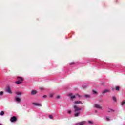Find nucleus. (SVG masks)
Instances as JSON below:
<instances>
[{
	"label": "nucleus",
	"instance_id": "obj_1",
	"mask_svg": "<svg viewBox=\"0 0 125 125\" xmlns=\"http://www.w3.org/2000/svg\"><path fill=\"white\" fill-rule=\"evenodd\" d=\"M74 112L75 113V114H74L75 117H79V115L81 114V110H82V108L78 107L76 105H74Z\"/></svg>",
	"mask_w": 125,
	"mask_h": 125
},
{
	"label": "nucleus",
	"instance_id": "obj_2",
	"mask_svg": "<svg viewBox=\"0 0 125 125\" xmlns=\"http://www.w3.org/2000/svg\"><path fill=\"white\" fill-rule=\"evenodd\" d=\"M6 91L8 92V93H12V92L11 91V88H10V86H7L6 87Z\"/></svg>",
	"mask_w": 125,
	"mask_h": 125
},
{
	"label": "nucleus",
	"instance_id": "obj_3",
	"mask_svg": "<svg viewBox=\"0 0 125 125\" xmlns=\"http://www.w3.org/2000/svg\"><path fill=\"white\" fill-rule=\"evenodd\" d=\"M86 124V121H82L81 122H79L78 123H76V125H84Z\"/></svg>",
	"mask_w": 125,
	"mask_h": 125
},
{
	"label": "nucleus",
	"instance_id": "obj_4",
	"mask_svg": "<svg viewBox=\"0 0 125 125\" xmlns=\"http://www.w3.org/2000/svg\"><path fill=\"white\" fill-rule=\"evenodd\" d=\"M16 117L13 116L11 118L10 121L12 123H13L14 122H16Z\"/></svg>",
	"mask_w": 125,
	"mask_h": 125
},
{
	"label": "nucleus",
	"instance_id": "obj_5",
	"mask_svg": "<svg viewBox=\"0 0 125 125\" xmlns=\"http://www.w3.org/2000/svg\"><path fill=\"white\" fill-rule=\"evenodd\" d=\"M95 108H96L97 109H102V107H101L99 104H95L94 105Z\"/></svg>",
	"mask_w": 125,
	"mask_h": 125
},
{
	"label": "nucleus",
	"instance_id": "obj_6",
	"mask_svg": "<svg viewBox=\"0 0 125 125\" xmlns=\"http://www.w3.org/2000/svg\"><path fill=\"white\" fill-rule=\"evenodd\" d=\"M68 95L70 96V97L71 99H74V98H76V96H75V95L73 96L72 93H69Z\"/></svg>",
	"mask_w": 125,
	"mask_h": 125
},
{
	"label": "nucleus",
	"instance_id": "obj_7",
	"mask_svg": "<svg viewBox=\"0 0 125 125\" xmlns=\"http://www.w3.org/2000/svg\"><path fill=\"white\" fill-rule=\"evenodd\" d=\"M33 104L35 105V106H38L39 107H42V104L40 103H33Z\"/></svg>",
	"mask_w": 125,
	"mask_h": 125
},
{
	"label": "nucleus",
	"instance_id": "obj_8",
	"mask_svg": "<svg viewBox=\"0 0 125 125\" xmlns=\"http://www.w3.org/2000/svg\"><path fill=\"white\" fill-rule=\"evenodd\" d=\"M107 92H110V90L109 89H105L102 92L103 94L106 93Z\"/></svg>",
	"mask_w": 125,
	"mask_h": 125
},
{
	"label": "nucleus",
	"instance_id": "obj_9",
	"mask_svg": "<svg viewBox=\"0 0 125 125\" xmlns=\"http://www.w3.org/2000/svg\"><path fill=\"white\" fill-rule=\"evenodd\" d=\"M37 91H36L35 90H33L32 91H31V94L32 95H35V94H36V93H37Z\"/></svg>",
	"mask_w": 125,
	"mask_h": 125
},
{
	"label": "nucleus",
	"instance_id": "obj_10",
	"mask_svg": "<svg viewBox=\"0 0 125 125\" xmlns=\"http://www.w3.org/2000/svg\"><path fill=\"white\" fill-rule=\"evenodd\" d=\"M15 100L17 101V102H20V101H21L20 98L18 97L15 98Z\"/></svg>",
	"mask_w": 125,
	"mask_h": 125
},
{
	"label": "nucleus",
	"instance_id": "obj_11",
	"mask_svg": "<svg viewBox=\"0 0 125 125\" xmlns=\"http://www.w3.org/2000/svg\"><path fill=\"white\" fill-rule=\"evenodd\" d=\"M18 80L20 82H23V78L22 77H18Z\"/></svg>",
	"mask_w": 125,
	"mask_h": 125
},
{
	"label": "nucleus",
	"instance_id": "obj_12",
	"mask_svg": "<svg viewBox=\"0 0 125 125\" xmlns=\"http://www.w3.org/2000/svg\"><path fill=\"white\" fill-rule=\"evenodd\" d=\"M16 83L17 84H20L21 83H22V82L20 81L19 80L18 81L16 82Z\"/></svg>",
	"mask_w": 125,
	"mask_h": 125
},
{
	"label": "nucleus",
	"instance_id": "obj_13",
	"mask_svg": "<svg viewBox=\"0 0 125 125\" xmlns=\"http://www.w3.org/2000/svg\"><path fill=\"white\" fill-rule=\"evenodd\" d=\"M75 104H82V102L76 101V102H75Z\"/></svg>",
	"mask_w": 125,
	"mask_h": 125
},
{
	"label": "nucleus",
	"instance_id": "obj_14",
	"mask_svg": "<svg viewBox=\"0 0 125 125\" xmlns=\"http://www.w3.org/2000/svg\"><path fill=\"white\" fill-rule=\"evenodd\" d=\"M3 115H4V112L3 111H2L0 112V115L3 116Z\"/></svg>",
	"mask_w": 125,
	"mask_h": 125
},
{
	"label": "nucleus",
	"instance_id": "obj_15",
	"mask_svg": "<svg viewBox=\"0 0 125 125\" xmlns=\"http://www.w3.org/2000/svg\"><path fill=\"white\" fill-rule=\"evenodd\" d=\"M83 88H86V87H87V86H86V85H83L82 86Z\"/></svg>",
	"mask_w": 125,
	"mask_h": 125
},
{
	"label": "nucleus",
	"instance_id": "obj_16",
	"mask_svg": "<svg viewBox=\"0 0 125 125\" xmlns=\"http://www.w3.org/2000/svg\"><path fill=\"white\" fill-rule=\"evenodd\" d=\"M125 101H123L122 102V104H121L122 106H124V105H125Z\"/></svg>",
	"mask_w": 125,
	"mask_h": 125
},
{
	"label": "nucleus",
	"instance_id": "obj_17",
	"mask_svg": "<svg viewBox=\"0 0 125 125\" xmlns=\"http://www.w3.org/2000/svg\"><path fill=\"white\" fill-rule=\"evenodd\" d=\"M116 90H117V91L120 90V87L117 86L116 88Z\"/></svg>",
	"mask_w": 125,
	"mask_h": 125
},
{
	"label": "nucleus",
	"instance_id": "obj_18",
	"mask_svg": "<svg viewBox=\"0 0 125 125\" xmlns=\"http://www.w3.org/2000/svg\"><path fill=\"white\" fill-rule=\"evenodd\" d=\"M113 101H117V99H116V97H113Z\"/></svg>",
	"mask_w": 125,
	"mask_h": 125
},
{
	"label": "nucleus",
	"instance_id": "obj_19",
	"mask_svg": "<svg viewBox=\"0 0 125 125\" xmlns=\"http://www.w3.org/2000/svg\"><path fill=\"white\" fill-rule=\"evenodd\" d=\"M49 119H53V116H52V115H50L49 116Z\"/></svg>",
	"mask_w": 125,
	"mask_h": 125
},
{
	"label": "nucleus",
	"instance_id": "obj_20",
	"mask_svg": "<svg viewBox=\"0 0 125 125\" xmlns=\"http://www.w3.org/2000/svg\"><path fill=\"white\" fill-rule=\"evenodd\" d=\"M85 97H86V98H87V97H90V95H85Z\"/></svg>",
	"mask_w": 125,
	"mask_h": 125
},
{
	"label": "nucleus",
	"instance_id": "obj_21",
	"mask_svg": "<svg viewBox=\"0 0 125 125\" xmlns=\"http://www.w3.org/2000/svg\"><path fill=\"white\" fill-rule=\"evenodd\" d=\"M106 121H110V119L108 117H106Z\"/></svg>",
	"mask_w": 125,
	"mask_h": 125
},
{
	"label": "nucleus",
	"instance_id": "obj_22",
	"mask_svg": "<svg viewBox=\"0 0 125 125\" xmlns=\"http://www.w3.org/2000/svg\"><path fill=\"white\" fill-rule=\"evenodd\" d=\"M2 94H3V91L0 92V95H2Z\"/></svg>",
	"mask_w": 125,
	"mask_h": 125
},
{
	"label": "nucleus",
	"instance_id": "obj_23",
	"mask_svg": "<svg viewBox=\"0 0 125 125\" xmlns=\"http://www.w3.org/2000/svg\"><path fill=\"white\" fill-rule=\"evenodd\" d=\"M17 95H21V92H18L17 93Z\"/></svg>",
	"mask_w": 125,
	"mask_h": 125
},
{
	"label": "nucleus",
	"instance_id": "obj_24",
	"mask_svg": "<svg viewBox=\"0 0 125 125\" xmlns=\"http://www.w3.org/2000/svg\"><path fill=\"white\" fill-rule=\"evenodd\" d=\"M53 94H51L50 95H49V97H53Z\"/></svg>",
	"mask_w": 125,
	"mask_h": 125
},
{
	"label": "nucleus",
	"instance_id": "obj_25",
	"mask_svg": "<svg viewBox=\"0 0 125 125\" xmlns=\"http://www.w3.org/2000/svg\"><path fill=\"white\" fill-rule=\"evenodd\" d=\"M93 92L94 94H96V93H97L96 91H93Z\"/></svg>",
	"mask_w": 125,
	"mask_h": 125
},
{
	"label": "nucleus",
	"instance_id": "obj_26",
	"mask_svg": "<svg viewBox=\"0 0 125 125\" xmlns=\"http://www.w3.org/2000/svg\"><path fill=\"white\" fill-rule=\"evenodd\" d=\"M71 112L72 111L71 110H69V111H68V114H71Z\"/></svg>",
	"mask_w": 125,
	"mask_h": 125
},
{
	"label": "nucleus",
	"instance_id": "obj_27",
	"mask_svg": "<svg viewBox=\"0 0 125 125\" xmlns=\"http://www.w3.org/2000/svg\"><path fill=\"white\" fill-rule=\"evenodd\" d=\"M88 123L89 124H92V122L90 121H88Z\"/></svg>",
	"mask_w": 125,
	"mask_h": 125
},
{
	"label": "nucleus",
	"instance_id": "obj_28",
	"mask_svg": "<svg viewBox=\"0 0 125 125\" xmlns=\"http://www.w3.org/2000/svg\"><path fill=\"white\" fill-rule=\"evenodd\" d=\"M40 89L41 90H43V88H40Z\"/></svg>",
	"mask_w": 125,
	"mask_h": 125
},
{
	"label": "nucleus",
	"instance_id": "obj_29",
	"mask_svg": "<svg viewBox=\"0 0 125 125\" xmlns=\"http://www.w3.org/2000/svg\"><path fill=\"white\" fill-rule=\"evenodd\" d=\"M46 95H44L43 96V98H45L46 97Z\"/></svg>",
	"mask_w": 125,
	"mask_h": 125
},
{
	"label": "nucleus",
	"instance_id": "obj_30",
	"mask_svg": "<svg viewBox=\"0 0 125 125\" xmlns=\"http://www.w3.org/2000/svg\"><path fill=\"white\" fill-rule=\"evenodd\" d=\"M57 98H58V99L60 98V96H58L57 97Z\"/></svg>",
	"mask_w": 125,
	"mask_h": 125
},
{
	"label": "nucleus",
	"instance_id": "obj_31",
	"mask_svg": "<svg viewBox=\"0 0 125 125\" xmlns=\"http://www.w3.org/2000/svg\"><path fill=\"white\" fill-rule=\"evenodd\" d=\"M78 97H80V95H78Z\"/></svg>",
	"mask_w": 125,
	"mask_h": 125
},
{
	"label": "nucleus",
	"instance_id": "obj_32",
	"mask_svg": "<svg viewBox=\"0 0 125 125\" xmlns=\"http://www.w3.org/2000/svg\"><path fill=\"white\" fill-rule=\"evenodd\" d=\"M70 65H73V63H70Z\"/></svg>",
	"mask_w": 125,
	"mask_h": 125
},
{
	"label": "nucleus",
	"instance_id": "obj_33",
	"mask_svg": "<svg viewBox=\"0 0 125 125\" xmlns=\"http://www.w3.org/2000/svg\"><path fill=\"white\" fill-rule=\"evenodd\" d=\"M112 90H114V89L112 88Z\"/></svg>",
	"mask_w": 125,
	"mask_h": 125
},
{
	"label": "nucleus",
	"instance_id": "obj_34",
	"mask_svg": "<svg viewBox=\"0 0 125 125\" xmlns=\"http://www.w3.org/2000/svg\"><path fill=\"white\" fill-rule=\"evenodd\" d=\"M0 125H2L1 124H0Z\"/></svg>",
	"mask_w": 125,
	"mask_h": 125
}]
</instances>
